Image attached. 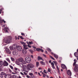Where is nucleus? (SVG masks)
Here are the masks:
<instances>
[{
  "label": "nucleus",
  "instance_id": "1",
  "mask_svg": "<svg viewBox=\"0 0 78 78\" xmlns=\"http://www.w3.org/2000/svg\"><path fill=\"white\" fill-rule=\"evenodd\" d=\"M16 49H17L18 51H22V47L19 46H16L13 45L12 46V49H10L12 50H16Z\"/></svg>",
  "mask_w": 78,
  "mask_h": 78
},
{
  "label": "nucleus",
  "instance_id": "2",
  "mask_svg": "<svg viewBox=\"0 0 78 78\" xmlns=\"http://www.w3.org/2000/svg\"><path fill=\"white\" fill-rule=\"evenodd\" d=\"M76 59H74V62L73 63V66H75L74 69V70H75V71H78V64H76Z\"/></svg>",
  "mask_w": 78,
  "mask_h": 78
},
{
  "label": "nucleus",
  "instance_id": "3",
  "mask_svg": "<svg viewBox=\"0 0 78 78\" xmlns=\"http://www.w3.org/2000/svg\"><path fill=\"white\" fill-rule=\"evenodd\" d=\"M12 41V37H7V40L5 41V42L6 44H9Z\"/></svg>",
  "mask_w": 78,
  "mask_h": 78
},
{
  "label": "nucleus",
  "instance_id": "4",
  "mask_svg": "<svg viewBox=\"0 0 78 78\" xmlns=\"http://www.w3.org/2000/svg\"><path fill=\"white\" fill-rule=\"evenodd\" d=\"M34 67V65L31 63L29 64L27 66V68L29 70H32V68Z\"/></svg>",
  "mask_w": 78,
  "mask_h": 78
},
{
  "label": "nucleus",
  "instance_id": "5",
  "mask_svg": "<svg viewBox=\"0 0 78 78\" xmlns=\"http://www.w3.org/2000/svg\"><path fill=\"white\" fill-rule=\"evenodd\" d=\"M25 61L27 63H30L31 62V58L29 57H27L25 58Z\"/></svg>",
  "mask_w": 78,
  "mask_h": 78
},
{
  "label": "nucleus",
  "instance_id": "6",
  "mask_svg": "<svg viewBox=\"0 0 78 78\" xmlns=\"http://www.w3.org/2000/svg\"><path fill=\"white\" fill-rule=\"evenodd\" d=\"M9 64L6 61H4L3 62V66H8Z\"/></svg>",
  "mask_w": 78,
  "mask_h": 78
},
{
  "label": "nucleus",
  "instance_id": "7",
  "mask_svg": "<svg viewBox=\"0 0 78 78\" xmlns=\"http://www.w3.org/2000/svg\"><path fill=\"white\" fill-rule=\"evenodd\" d=\"M67 73L68 75H69V76L72 75V72H71V71L70 70H68L67 72Z\"/></svg>",
  "mask_w": 78,
  "mask_h": 78
},
{
  "label": "nucleus",
  "instance_id": "8",
  "mask_svg": "<svg viewBox=\"0 0 78 78\" xmlns=\"http://www.w3.org/2000/svg\"><path fill=\"white\" fill-rule=\"evenodd\" d=\"M9 29L8 27H5L4 29V30L6 33H8V30H9Z\"/></svg>",
  "mask_w": 78,
  "mask_h": 78
},
{
  "label": "nucleus",
  "instance_id": "9",
  "mask_svg": "<svg viewBox=\"0 0 78 78\" xmlns=\"http://www.w3.org/2000/svg\"><path fill=\"white\" fill-rule=\"evenodd\" d=\"M12 54L13 55H17L18 54L17 51H13Z\"/></svg>",
  "mask_w": 78,
  "mask_h": 78
},
{
  "label": "nucleus",
  "instance_id": "10",
  "mask_svg": "<svg viewBox=\"0 0 78 78\" xmlns=\"http://www.w3.org/2000/svg\"><path fill=\"white\" fill-rule=\"evenodd\" d=\"M4 77L5 78H11V76L8 74H6L5 76Z\"/></svg>",
  "mask_w": 78,
  "mask_h": 78
},
{
  "label": "nucleus",
  "instance_id": "11",
  "mask_svg": "<svg viewBox=\"0 0 78 78\" xmlns=\"http://www.w3.org/2000/svg\"><path fill=\"white\" fill-rule=\"evenodd\" d=\"M24 50H27V49H28V48H27V45H23Z\"/></svg>",
  "mask_w": 78,
  "mask_h": 78
},
{
  "label": "nucleus",
  "instance_id": "12",
  "mask_svg": "<svg viewBox=\"0 0 78 78\" xmlns=\"http://www.w3.org/2000/svg\"><path fill=\"white\" fill-rule=\"evenodd\" d=\"M3 66V61L2 60H0V67H2V66Z\"/></svg>",
  "mask_w": 78,
  "mask_h": 78
},
{
  "label": "nucleus",
  "instance_id": "13",
  "mask_svg": "<svg viewBox=\"0 0 78 78\" xmlns=\"http://www.w3.org/2000/svg\"><path fill=\"white\" fill-rule=\"evenodd\" d=\"M6 50L7 53H9V54H11V51H10V50H9V49L7 48L6 49Z\"/></svg>",
  "mask_w": 78,
  "mask_h": 78
},
{
  "label": "nucleus",
  "instance_id": "14",
  "mask_svg": "<svg viewBox=\"0 0 78 78\" xmlns=\"http://www.w3.org/2000/svg\"><path fill=\"white\" fill-rule=\"evenodd\" d=\"M52 55H54V57H55V58H56V59H58V55L53 53H52Z\"/></svg>",
  "mask_w": 78,
  "mask_h": 78
},
{
  "label": "nucleus",
  "instance_id": "15",
  "mask_svg": "<svg viewBox=\"0 0 78 78\" xmlns=\"http://www.w3.org/2000/svg\"><path fill=\"white\" fill-rule=\"evenodd\" d=\"M61 67L62 68V69H66V65H65L64 64H62Z\"/></svg>",
  "mask_w": 78,
  "mask_h": 78
},
{
  "label": "nucleus",
  "instance_id": "16",
  "mask_svg": "<svg viewBox=\"0 0 78 78\" xmlns=\"http://www.w3.org/2000/svg\"><path fill=\"white\" fill-rule=\"evenodd\" d=\"M74 55L76 58H78V52H75Z\"/></svg>",
  "mask_w": 78,
  "mask_h": 78
},
{
  "label": "nucleus",
  "instance_id": "17",
  "mask_svg": "<svg viewBox=\"0 0 78 78\" xmlns=\"http://www.w3.org/2000/svg\"><path fill=\"white\" fill-rule=\"evenodd\" d=\"M18 61L19 62H22V61H23V58H19Z\"/></svg>",
  "mask_w": 78,
  "mask_h": 78
},
{
  "label": "nucleus",
  "instance_id": "18",
  "mask_svg": "<svg viewBox=\"0 0 78 78\" xmlns=\"http://www.w3.org/2000/svg\"><path fill=\"white\" fill-rule=\"evenodd\" d=\"M1 74H2V76H5V75H6V73H5V72H2L1 73Z\"/></svg>",
  "mask_w": 78,
  "mask_h": 78
},
{
  "label": "nucleus",
  "instance_id": "19",
  "mask_svg": "<svg viewBox=\"0 0 78 78\" xmlns=\"http://www.w3.org/2000/svg\"><path fill=\"white\" fill-rule=\"evenodd\" d=\"M27 42L28 45H31V44H33V42L32 41H29V42L27 41Z\"/></svg>",
  "mask_w": 78,
  "mask_h": 78
},
{
  "label": "nucleus",
  "instance_id": "20",
  "mask_svg": "<svg viewBox=\"0 0 78 78\" xmlns=\"http://www.w3.org/2000/svg\"><path fill=\"white\" fill-rule=\"evenodd\" d=\"M14 69L16 70V71H17V70H18L19 72H20V69H19L17 68L16 67H15L14 68Z\"/></svg>",
  "mask_w": 78,
  "mask_h": 78
},
{
  "label": "nucleus",
  "instance_id": "21",
  "mask_svg": "<svg viewBox=\"0 0 78 78\" xmlns=\"http://www.w3.org/2000/svg\"><path fill=\"white\" fill-rule=\"evenodd\" d=\"M22 51L23 54H25L26 53H27V51L25 50V49H23Z\"/></svg>",
  "mask_w": 78,
  "mask_h": 78
},
{
  "label": "nucleus",
  "instance_id": "22",
  "mask_svg": "<svg viewBox=\"0 0 78 78\" xmlns=\"http://www.w3.org/2000/svg\"><path fill=\"white\" fill-rule=\"evenodd\" d=\"M37 60L38 61L42 60V58L39 56H38Z\"/></svg>",
  "mask_w": 78,
  "mask_h": 78
},
{
  "label": "nucleus",
  "instance_id": "23",
  "mask_svg": "<svg viewBox=\"0 0 78 78\" xmlns=\"http://www.w3.org/2000/svg\"><path fill=\"white\" fill-rule=\"evenodd\" d=\"M15 62L16 64L17 65H18V66H19V65H20V63L18 61H16Z\"/></svg>",
  "mask_w": 78,
  "mask_h": 78
},
{
  "label": "nucleus",
  "instance_id": "24",
  "mask_svg": "<svg viewBox=\"0 0 78 78\" xmlns=\"http://www.w3.org/2000/svg\"><path fill=\"white\" fill-rule=\"evenodd\" d=\"M40 63L41 64H42V65H45V62H44L42 61H41V62H40Z\"/></svg>",
  "mask_w": 78,
  "mask_h": 78
},
{
  "label": "nucleus",
  "instance_id": "25",
  "mask_svg": "<svg viewBox=\"0 0 78 78\" xmlns=\"http://www.w3.org/2000/svg\"><path fill=\"white\" fill-rule=\"evenodd\" d=\"M39 63L38 62H36V67H37L39 66Z\"/></svg>",
  "mask_w": 78,
  "mask_h": 78
},
{
  "label": "nucleus",
  "instance_id": "26",
  "mask_svg": "<svg viewBox=\"0 0 78 78\" xmlns=\"http://www.w3.org/2000/svg\"><path fill=\"white\" fill-rule=\"evenodd\" d=\"M4 10V9L3 8H2L0 9V14H2V11Z\"/></svg>",
  "mask_w": 78,
  "mask_h": 78
},
{
  "label": "nucleus",
  "instance_id": "27",
  "mask_svg": "<svg viewBox=\"0 0 78 78\" xmlns=\"http://www.w3.org/2000/svg\"><path fill=\"white\" fill-rule=\"evenodd\" d=\"M28 70H29V69L27 68H26V69L24 70V71L25 72H28Z\"/></svg>",
  "mask_w": 78,
  "mask_h": 78
},
{
  "label": "nucleus",
  "instance_id": "28",
  "mask_svg": "<svg viewBox=\"0 0 78 78\" xmlns=\"http://www.w3.org/2000/svg\"><path fill=\"white\" fill-rule=\"evenodd\" d=\"M3 23V20H2V19L1 17H0V23Z\"/></svg>",
  "mask_w": 78,
  "mask_h": 78
},
{
  "label": "nucleus",
  "instance_id": "29",
  "mask_svg": "<svg viewBox=\"0 0 78 78\" xmlns=\"http://www.w3.org/2000/svg\"><path fill=\"white\" fill-rule=\"evenodd\" d=\"M29 75L30 76H33V74L31 73H29Z\"/></svg>",
  "mask_w": 78,
  "mask_h": 78
},
{
  "label": "nucleus",
  "instance_id": "30",
  "mask_svg": "<svg viewBox=\"0 0 78 78\" xmlns=\"http://www.w3.org/2000/svg\"><path fill=\"white\" fill-rule=\"evenodd\" d=\"M11 59L12 61H15V59H14V58L12 57H11Z\"/></svg>",
  "mask_w": 78,
  "mask_h": 78
},
{
  "label": "nucleus",
  "instance_id": "31",
  "mask_svg": "<svg viewBox=\"0 0 78 78\" xmlns=\"http://www.w3.org/2000/svg\"><path fill=\"white\" fill-rule=\"evenodd\" d=\"M20 43H21V44L22 45H26V44H25V43L24 42H23L22 41H21Z\"/></svg>",
  "mask_w": 78,
  "mask_h": 78
},
{
  "label": "nucleus",
  "instance_id": "32",
  "mask_svg": "<svg viewBox=\"0 0 78 78\" xmlns=\"http://www.w3.org/2000/svg\"><path fill=\"white\" fill-rule=\"evenodd\" d=\"M7 61H8V62L9 63H11V62L10 61V60H9V58H7L6 59Z\"/></svg>",
  "mask_w": 78,
  "mask_h": 78
},
{
  "label": "nucleus",
  "instance_id": "33",
  "mask_svg": "<svg viewBox=\"0 0 78 78\" xmlns=\"http://www.w3.org/2000/svg\"><path fill=\"white\" fill-rule=\"evenodd\" d=\"M23 64H20V67H23Z\"/></svg>",
  "mask_w": 78,
  "mask_h": 78
},
{
  "label": "nucleus",
  "instance_id": "34",
  "mask_svg": "<svg viewBox=\"0 0 78 78\" xmlns=\"http://www.w3.org/2000/svg\"><path fill=\"white\" fill-rule=\"evenodd\" d=\"M23 64H26V63L25 62V61L23 60L22 62H21Z\"/></svg>",
  "mask_w": 78,
  "mask_h": 78
},
{
  "label": "nucleus",
  "instance_id": "35",
  "mask_svg": "<svg viewBox=\"0 0 78 78\" xmlns=\"http://www.w3.org/2000/svg\"><path fill=\"white\" fill-rule=\"evenodd\" d=\"M48 51H49V52H51V50L50 48H48Z\"/></svg>",
  "mask_w": 78,
  "mask_h": 78
},
{
  "label": "nucleus",
  "instance_id": "36",
  "mask_svg": "<svg viewBox=\"0 0 78 78\" xmlns=\"http://www.w3.org/2000/svg\"><path fill=\"white\" fill-rule=\"evenodd\" d=\"M36 50L37 51H40L41 49L39 48H37L36 49Z\"/></svg>",
  "mask_w": 78,
  "mask_h": 78
},
{
  "label": "nucleus",
  "instance_id": "37",
  "mask_svg": "<svg viewBox=\"0 0 78 78\" xmlns=\"http://www.w3.org/2000/svg\"><path fill=\"white\" fill-rule=\"evenodd\" d=\"M30 51L32 53V54H33L34 51L32 50H30Z\"/></svg>",
  "mask_w": 78,
  "mask_h": 78
},
{
  "label": "nucleus",
  "instance_id": "38",
  "mask_svg": "<svg viewBox=\"0 0 78 78\" xmlns=\"http://www.w3.org/2000/svg\"><path fill=\"white\" fill-rule=\"evenodd\" d=\"M57 69L58 73H59V67H58V66H57Z\"/></svg>",
  "mask_w": 78,
  "mask_h": 78
},
{
  "label": "nucleus",
  "instance_id": "39",
  "mask_svg": "<svg viewBox=\"0 0 78 78\" xmlns=\"http://www.w3.org/2000/svg\"><path fill=\"white\" fill-rule=\"evenodd\" d=\"M50 57H51V59H53V60H54L55 61V58H53V57L51 56H50Z\"/></svg>",
  "mask_w": 78,
  "mask_h": 78
},
{
  "label": "nucleus",
  "instance_id": "40",
  "mask_svg": "<svg viewBox=\"0 0 78 78\" xmlns=\"http://www.w3.org/2000/svg\"><path fill=\"white\" fill-rule=\"evenodd\" d=\"M54 62L55 65V66H57V62L56 61H54Z\"/></svg>",
  "mask_w": 78,
  "mask_h": 78
},
{
  "label": "nucleus",
  "instance_id": "41",
  "mask_svg": "<svg viewBox=\"0 0 78 78\" xmlns=\"http://www.w3.org/2000/svg\"><path fill=\"white\" fill-rule=\"evenodd\" d=\"M3 77V75H2L1 73H0V78H2Z\"/></svg>",
  "mask_w": 78,
  "mask_h": 78
},
{
  "label": "nucleus",
  "instance_id": "42",
  "mask_svg": "<svg viewBox=\"0 0 78 78\" xmlns=\"http://www.w3.org/2000/svg\"><path fill=\"white\" fill-rule=\"evenodd\" d=\"M14 78H18V76L16 75H13Z\"/></svg>",
  "mask_w": 78,
  "mask_h": 78
},
{
  "label": "nucleus",
  "instance_id": "43",
  "mask_svg": "<svg viewBox=\"0 0 78 78\" xmlns=\"http://www.w3.org/2000/svg\"><path fill=\"white\" fill-rule=\"evenodd\" d=\"M9 67H10L11 68V69H12V70H13V67H12V66L10 65Z\"/></svg>",
  "mask_w": 78,
  "mask_h": 78
},
{
  "label": "nucleus",
  "instance_id": "44",
  "mask_svg": "<svg viewBox=\"0 0 78 78\" xmlns=\"http://www.w3.org/2000/svg\"><path fill=\"white\" fill-rule=\"evenodd\" d=\"M20 74H21V75H22V76H24V74H23V73L22 72H20Z\"/></svg>",
  "mask_w": 78,
  "mask_h": 78
},
{
  "label": "nucleus",
  "instance_id": "45",
  "mask_svg": "<svg viewBox=\"0 0 78 78\" xmlns=\"http://www.w3.org/2000/svg\"><path fill=\"white\" fill-rule=\"evenodd\" d=\"M51 65H52V66H55V64H54V63L53 62H52L51 63Z\"/></svg>",
  "mask_w": 78,
  "mask_h": 78
},
{
  "label": "nucleus",
  "instance_id": "46",
  "mask_svg": "<svg viewBox=\"0 0 78 78\" xmlns=\"http://www.w3.org/2000/svg\"><path fill=\"white\" fill-rule=\"evenodd\" d=\"M31 78H35V76L33 75L32 76H30Z\"/></svg>",
  "mask_w": 78,
  "mask_h": 78
},
{
  "label": "nucleus",
  "instance_id": "47",
  "mask_svg": "<svg viewBox=\"0 0 78 78\" xmlns=\"http://www.w3.org/2000/svg\"><path fill=\"white\" fill-rule=\"evenodd\" d=\"M48 71L49 72H51V69H50L48 68Z\"/></svg>",
  "mask_w": 78,
  "mask_h": 78
},
{
  "label": "nucleus",
  "instance_id": "48",
  "mask_svg": "<svg viewBox=\"0 0 78 78\" xmlns=\"http://www.w3.org/2000/svg\"><path fill=\"white\" fill-rule=\"evenodd\" d=\"M26 77L27 78H31V76H28V75H27V76H26Z\"/></svg>",
  "mask_w": 78,
  "mask_h": 78
},
{
  "label": "nucleus",
  "instance_id": "49",
  "mask_svg": "<svg viewBox=\"0 0 78 78\" xmlns=\"http://www.w3.org/2000/svg\"><path fill=\"white\" fill-rule=\"evenodd\" d=\"M9 70L10 72V73H11L12 72V71H11V70L10 69H9Z\"/></svg>",
  "mask_w": 78,
  "mask_h": 78
},
{
  "label": "nucleus",
  "instance_id": "50",
  "mask_svg": "<svg viewBox=\"0 0 78 78\" xmlns=\"http://www.w3.org/2000/svg\"><path fill=\"white\" fill-rule=\"evenodd\" d=\"M30 44H28L27 46L29 48H31V46Z\"/></svg>",
  "mask_w": 78,
  "mask_h": 78
},
{
  "label": "nucleus",
  "instance_id": "51",
  "mask_svg": "<svg viewBox=\"0 0 78 78\" xmlns=\"http://www.w3.org/2000/svg\"><path fill=\"white\" fill-rule=\"evenodd\" d=\"M40 51H41V52H44V50L42 49H40Z\"/></svg>",
  "mask_w": 78,
  "mask_h": 78
},
{
  "label": "nucleus",
  "instance_id": "52",
  "mask_svg": "<svg viewBox=\"0 0 78 78\" xmlns=\"http://www.w3.org/2000/svg\"><path fill=\"white\" fill-rule=\"evenodd\" d=\"M21 35H22V36H25V34L23 33H22L21 34Z\"/></svg>",
  "mask_w": 78,
  "mask_h": 78
},
{
  "label": "nucleus",
  "instance_id": "53",
  "mask_svg": "<svg viewBox=\"0 0 78 78\" xmlns=\"http://www.w3.org/2000/svg\"><path fill=\"white\" fill-rule=\"evenodd\" d=\"M20 39H24V38L23 37H22V36H21L20 37Z\"/></svg>",
  "mask_w": 78,
  "mask_h": 78
},
{
  "label": "nucleus",
  "instance_id": "54",
  "mask_svg": "<svg viewBox=\"0 0 78 78\" xmlns=\"http://www.w3.org/2000/svg\"><path fill=\"white\" fill-rule=\"evenodd\" d=\"M51 67H52L53 69H55V66H51Z\"/></svg>",
  "mask_w": 78,
  "mask_h": 78
},
{
  "label": "nucleus",
  "instance_id": "55",
  "mask_svg": "<svg viewBox=\"0 0 78 78\" xmlns=\"http://www.w3.org/2000/svg\"><path fill=\"white\" fill-rule=\"evenodd\" d=\"M2 22H3L4 23H6V21H5L4 20H2Z\"/></svg>",
  "mask_w": 78,
  "mask_h": 78
},
{
  "label": "nucleus",
  "instance_id": "56",
  "mask_svg": "<svg viewBox=\"0 0 78 78\" xmlns=\"http://www.w3.org/2000/svg\"><path fill=\"white\" fill-rule=\"evenodd\" d=\"M23 73H24V75H27V73H26L25 72H24Z\"/></svg>",
  "mask_w": 78,
  "mask_h": 78
},
{
  "label": "nucleus",
  "instance_id": "57",
  "mask_svg": "<svg viewBox=\"0 0 78 78\" xmlns=\"http://www.w3.org/2000/svg\"><path fill=\"white\" fill-rule=\"evenodd\" d=\"M46 76V74H44L43 77H45Z\"/></svg>",
  "mask_w": 78,
  "mask_h": 78
},
{
  "label": "nucleus",
  "instance_id": "58",
  "mask_svg": "<svg viewBox=\"0 0 78 78\" xmlns=\"http://www.w3.org/2000/svg\"><path fill=\"white\" fill-rule=\"evenodd\" d=\"M32 47L34 48V49H36V47L35 46H33Z\"/></svg>",
  "mask_w": 78,
  "mask_h": 78
},
{
  "label": "nucleus",
  "instance_id": "59",
  "mask_svg": "<svg viewBox=\"0 0 78 78\" xmlns=\"http://www.w3.org/2000/svg\"><path fill=\"white\" fill-rule=\"evenodd\" d=\"M43 56L45 58H46V55H45V54H43Z\"/></svg>",
  "mask_w": 78,
  "mask_h": 78
},
{
  "label": "nucleus",
  "instance_id": "60",
  "mask_svg": "<svg viewBox=\"0 0 78 78\" xmlns=\"http://www.w3.org/2000/svg\"><path fill=\"white\" fill-rule=\"evenodd\" d=\"M45 71H46L45 70H44V73H47V72Z\"/></svg>",
  "mask_w": 78,
  "mask_h": 78
},
{
  "label": "nucleus",
  "instance_id": "61",
  "mask_svg": "<svg viewBox=\"0 0 78 78\" xmlns=\"http://www.w3.org/2000/svg\"><path fill=\"white\" fill-rule=\"evenodd\" d=\"M31 57L32 58H33V55H31Z\"/></svg>",
  "mask_w": 78,
  "mask_h": 78
},
{
  "label": "nucleus",
  "instance_id": "62",
  "mask_svg": "<svg viewBox=\"0 0 78 78\" xmlns=\"http://www.w3.org/2000/svg\"><path fill=\"white\" fill-rule=\"evenodd\" d=\"M51 60H49V63H51Z\"/></svg>",
  "mask_w": 78,
  "mask_h": 78
},
{
  "label": "nucleus",
  "instance_id": "63",
  "mask_svg": "<svg viewBox=\"0 0 78 78\" xmlns=\"http://www.w3.org/2000/svg\"><path fill=\"white\" fill-rule=\"evenodd\" d=\"M45 53H46V54H47V51H45Z\"/></svg>",
  "mask_w": 78,
  "mask_h": 78
},
{
  "label": "nucleus",
  "instance_id": "64",
  "mask_svg": "<svg viewBox=\"0 0 78 78\" xmlns=\"http://www.w3.org/2000/svg\"><path fill=\"white\" fill-rule=\"evenodd\" d=\"M18 78H22V77L20 76H18Z\"/></svg>",
  "mask_w": 78,
  "mask_h": 78
}]
</instances>
